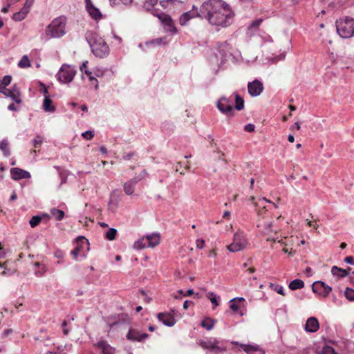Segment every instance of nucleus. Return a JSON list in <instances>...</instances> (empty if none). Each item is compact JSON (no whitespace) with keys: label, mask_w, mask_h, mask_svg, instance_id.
Wrapping results in <instances>:
<instances>
[{"label":"nucleus","mask_w":354,"mask_h":354,"mask_svg":"<svg viewBox=\"0 0 354 354\" xmlns=\"http://www.w3.org/2000/svg\"><path fill=\"white\" fill-rule=\"evenodd\" d=\"M200 17L214 26L225 28L232 24L234 13L230 6L222 0H208L200 8Z\"/></svg>","instance_id":"nucleus-1"},{"label":"nucleus","mask_w":354,"mask_h":354,"mask_svg":"<svg viewBox=\"0 0 354 354\" xmlns=\"http://www.w3.org/2000/svg\"><path fill=\"white\" fill-rule=\"evenodd\" d=\"M85 38L90 46L91 52L96 57L104 58L109 55V46L98 34L93 31H88L85 34Z\"/></svg>","instance_id":"nucleus-2"},{"label":"nucleus","mask_w":354,"mask_h":354,"mask_svg":"<svg viewBox=\"0 0 354 354\" xmlns=\"http://www.w3.org/2000/svg\"><path fill=\"white\" fill-rule=\"evenodd\" d=\"M66 19L63 17L53 19L46 27L45 33L50 38H59L66 34Z\"/></svg>","instance_id":"nucleus-3"},{"label":"nucleus","mask_w":354,"mask_h":354,"mask_svg":"<svg viewBox=\"0 0 354 354\" xmlns=\"http://www.w3.org/2000/svg\"><path fill=\"white\" fill-rule=\"evenodd\" d=\"M336 29L342 38H350L354 36V19L346 17L336 21Z\"/></svg>","instance_id":"nucleus-4"},{"label":"nucleus","mask_w":354,"mask_h":354,"mask_svg":"<svg viewBox=\"0 0 354 354\" xmlns=\"http://www.w3.org/2000/svg\"><path fill=\"white\" fill-rule=\"evenodd\" d=\"M75 74L76 71L73 67L67 64H63L56 76L59 82L66 84L72 82Z\"/></svg>","instance_id":"nucleus-5"},{"label":"nucleus","mask_w":354,"mask_h":354,"mask_svg":"<svg viewBox=\"0 0 354 354\" xmlns=\"http://www.w3.org/2000/svg\"><path fill=\"white\" fill-rule=\"evenodd\" d=\"M247 240L243 232H238L234 234L233 242L227 246V249L232 252H239L243 250L247 245Z\"/></svg>","instance_id":"nucleus-6"},{"label":"nucleus","mask_w":354,"mask_h":354,"mask_svg":"<svg viewBox=\"0 0 354 354\" xmlns=\"http://www.w3.org/2000/svg\"><path fill=\"white\" fill-rule=\"evenodd\" d=\"M152 15L159 19L161 23L164 25V28L167 32H170L173 34L177 32L176 28L174 26L173 20L171 17L164 12L153 10Z\"/></svg>","instance_id":"nucleus-7"},{"label":"nucleus","mask_w":354,"mask_h":354,"mask_svg":"<svg viewBox=\"0 0 354 354\" xmlns=\"http://www.w3.org/2000/svg\"><path fill=\"white\" fill-rule=\"evenodd\" d=\"M218 109L223 114L227 116L234 115V110L232 106V101L226 97H221L216 104Z\"/></svg>","instance_id":"nucleus-8"},{"label":"nucleus","mask_w":354,"mask_h":354,"mask_svg":"<svg viewBox=\"0 0 354 354\" xmlns=\"http://www.w3.org/2000/svg\"><path fill=\"white\" fill-rule=\"evenodd\" d=\"M312 290L313 292L326 297L332 290V288L323 281H317L313 283Z\"/></svg>","instance_id":"nucleus-9"},{"label":"nucleus","mask_w":354,"mask_h":354,"mask_svg":"<svg viewBox=\"0 0 354 354\" xmlns=\"http://www.w3.org/2000/svg\"><path fill=\"white\" fill-rule=\"evenodd\" d=\"M126 337L131 342H142L149 337V335L145 333H141L136 328H130L126 335Z\"/></svg>","instance_id":"nucleus-10"},{"label":"nucleus","mask_w":354,"mask_h":354,"mask_svg":"<svg viewBox=\"0 0 354 354\" xmlns=\"http://www.w3.org/2000/svg\"><path fill=\"white\" fill-rule=\"evenodd\" d=\"M263 86L261 82L258 80L249 82L248 84V93L252 97H257L263 92Z\"/></svg>","instance_id":"nucleus-11"},{"label":"nucleus","mask_w":354,"mask_h":354,"mask_svg":"<svg viewBox=\"0 0 354 354\" xmlns=\"http://www.w3.org/2000/svg\"><path fill=\"white\" fill-rule=\"evenodd\" d=\"M174 310H172L171 313H160L158 314V319L166 326L171 327L176 322L174 317Z\"/></svg>","instance_id":"nucleus-12"},{"label":"nucleus","mask_w":354,"mask_h":354,"mask_svg":"<svg viewBox=\"0 0 354 354\" xmlns=\"http://www.w3.org/2000/svg\"><path fill=\"white\" fill-rule=\"evenodd\" d=\"M94 345L100 354H115V348L104 340H100Z\"/></svg>","instance_id":"nucleus-13"},{"label":"nucleus","mask_w":354,"mask_h":354,"mask_svg":"<svg viewBox=\"0 0 354 354\" xmlns=\"http://www.w3.org/2000/svg\"><path fill=\"white\" fill-rule=\"evenodd\" d=\"M219 341L215 338H210L200 342V345L205 349H209L216 351H222L223 348L218 345Z\"/></svg>","instance_id":"nucleus-14"},{"label":"nucleus","mask_w":354,"mask_h":354,"mask_svg":"<svg viewBox=\"0 0 354 354\" xmlns=\"http://www.w3.org/2000/svg\"><path fill=\"white\" fill-rule=\"evenodd\" d=\"M196 17H200V10H198L197 8L195 10V6H193V9L192 10L183 13L180 17V24L181 26H185L191 19L194 18Z\"/></svg>","instance_id":"nucleus-15"},{"label":"nucleus","mask_w":354,"mask_h":354,"mask_svg":"<svg viewBox=\"0 0 354 354\" xmlns=\"http://www.w3.org/2000/svg\"><path fill=\"white\" fill-rule=\"evenodd\" d=\"M11 178L14 180H19L21 179H27L30 178V174L22 169L13 167L10 169Z\"/></svg>","instance_id":"nucleus-16"},{"label":"nucleus","mask_w":354,"mask_h":354,"mask_svg":"<svg viewBox=\"0 0 354 354\" xmlns=\"http://www.w3.org/2000/svg\"><path fill=\"white\" fill-rule=\"evenodd\" d=\"M266 203H271V201L266 198H261L255 203L256 210L259 217L264 218L266 216L265 213L268 211V208Z\"/></svg>","instance_id":"nucleus-17"},{"label":"nucleus","mask_w":354,"mask_h":354,"mask_svg":"<svg viewBox=\"0 0 354 354\" xmlns=\"http://www.w3.org/2000/svg\"><path fill=\"white\" fill-rule=\"evenodd\" d=\"M86 2V8L88 11L89 15L94 20H99L102 18V13L100 10L95 7L91 0H85Z\"/></svg>","instance_id":"nucleus-18"},{"label":"nucleus","mask_w":354,"mask_h":354,"mask_svg":"<svg viewBox=\"0 0 354 354\" xmlns=\"http://www.w3.org/2000/svg\"><path fill=\"white\" fill-rule=\"evenodd\" d=\"M305 330L308 333H315L319 328L318 319L315 317H309L305 324Z\"/></svg>","instance_id":"nucleus-19"},{"label":"nucleus","mask_w":354,"mask_h":354,"mask_svg":"<svg viewBox=\"0 0 354 354\" xmlns=\"http://www.w3.org/2000/svg\"><path fill=\"white\" fill-rule=\"evenodd\" d=\"M120 201V194L118 189L113 190L110 195V199L109 202V207L110 209L114 211L118 205Z\"/></svg>","instance_id":"nucleus-20"},{"label":"nucleus","mask_w":354,"mask_h":354,"mask_svg":"<svg viewBox=\"0 0 354 354\" xmlns=\"http://www.w3.org/2000/svg\"><path fill=\"white\" fill-rule=\"evenodd\" d=\"M137 184V180H135L133 178L125 182L123 185L124 193L128 196L132 195Z\"/></svg>","instance_id":"nucleus-21"},{"label":"nucleus","mask_w":354,"mask_h":354,"mask_svg":"<svg viewBox=\"0 0 354 354\" xmlns=\"http://www.w3.org/2000/svg\"><path fill=\"white\" fill-rule=\"evenodd\" d=\"M241 348L247 354H265L264 351L257 346L241 344Z\"/></svg>","instance_id":"nucleus-22"},{"label":"nucleus","mask_w":354,"mask_h":354,"mask_svg":"<svg viewBox=\"0 0 354 354\" xmlns=\"http://www.w3.org/2000/svg\"><path fill=\"white\" fill-rule=\"evenodd\" d=\"M146 240H147L148 247L153 248L159 244L160 236L157 233L147 234L145 236Z\"/></svg>","instance_id":"nucleus-23"},{"label":"nucleus","mask_w":354,"mask_h":354,"mask_svg":"<svg viewBox=\"0 0 354 354\" xmlns=\"http://www.w3.org/2000/svg\"><path fill=\"white\" fill-rule=\"evenodd\" d=\"M77 242H78V243H77L78 245L75 247V248L74 250H73L71 252V255H73L75 259H76L77 257L78 256L82 246L84 244L88 245V240L86 238H84V236H79L77 238Z\"/></svg>","instance_id":"nucleus-24"},{"label":"nucleus","mask_w":354,"mask_h":354,"mask_svg":"<svg viewBox=\"0 0 354 354\" xmlns=\"http://www.w3.org/2000/svg\"><path fill=\"white\" fill-rule=\"evenodd\" d=\"M42 107L46 112L53 113L55 111V107L53 105V102L48 95L44 96Z\"/></svg>","instance_id":"nucleus-25"},{"label":"nucleus","mask_w":354,"mask_h":354,"mask_svg":"<svg viewBox=\"0 0 354 354\" xmlns=\"http://www.w3.org/2000/svg\"><path fill=\"white\" fill-rule=\"evenodd\" d=\"M0 151H1L2 153L6 157H9L10 156L11 151L10 148V143L7 138H4L0 142Z\"/></svg>","instance_id":"nucleus-26"},{"label":"nucleus","mask_w":354,"mask_h":354,"mask_svg":"<svg viewBox=\"0 0 354 354\" xmlns=\"http://www.w3.org/2000/svg\"><path fill=\"white\" fill-rule=\"evenodd\" d=\"M331 274L333 276L338 277L339 278H344L348 276V274L344 269L340 268L337 266H333L331 268Z\"/></svg>","instance_id":"nucleus-27"},{"label":"nucleus","mask_w":354,"mask_h":354,"mask_svg":"<svg viewBox=\"0 0 354 354\" xmlns=\"http://www.w3.org/2000/svg\"><path fill=\"white\" fill-rule=\"evenodd\" d=\"M216 322V320L212 319L210 317H206L201 322V326L207 329V330H212L215 323Z\"/></svg>","instance_id":"nucleus-28"},{"label":"nucleus","mask_w":354,"mask_h":354,"mask_svg":"<svg viewBox=\"0 0 354 354\" xmlns=\"http://www.w3.org/2000/svg\"><path fill=\"white\" fill-rule=\"evenodd\" d=\"M206 297L212 302L213 308H215L219 305L220 297L216 295L214 292H207Z\"/></svg>","instance_id":"nucleus-29"},{"label":"nucleus","mask_w":354,"mask_h":354,"mask_svg":"<svg viewBox=\"0 0 354 354\" xmlns=\"http://www.w3.org/2000/svg\"><path fill=\"white\" fill-rule=\"evenodd\" d=\"M34 266L37 268V269L35 270V275L38 277H43L46 272V266L39 262H35Z\"/></svg>","instance_id":"nucleus-30"},{"label":"nucleus","mask_w":354,"mask_h":354,"mask_svg":"<svg viewBox=\"0 0 354 354\" xmlns=\"http://www.w3.org/2000/svg\"><path fill=\"white\" fill-rule=\"evenodd\" d=\"M158 3V0H146L144 2L143 8L149 12L152 13L153 10L157 11V10L154 9L153 7Z\"/></svg>","instance_id":"nucleus-31"},{"label":"nucleus","mask_w":354,"mask_h":354,"mask_svg":"<svg viewBox=\"0 0 354 354\" xmlns=\"http://www.w3.org/2000/svg\"><path fill=\"white\" fill-rule=\"evenodd\" d=\"M304 283L301 279H295L289 283V288L292 290L301 289L304 288Z\"/></svg>","instance_id":"nucleus-32"},{"label":"nucleus","mask_w":354,"mask_h":354,"mask_svg":"<svg viewBox=\"0 0 354 354\" xmlns=\"http://www.w3.org/2000/svg\"><path fill=\"white\" fill-rule=\"evenodd\" d=\"M28 13V12H26V10L21 8L19 12H17L13 15L12 19L15 21H21L25 19Z\"/></svg>","instance_id":"nucleus-33"},{"label":"nucleus","mask_w":354,"mask_h":354,"mask_svg":"<svg viewBox=\"0 0 354 354\" xmlns=\"http://www.w3.org/2000/svg\"><path fill=\"white\" fill-rule=\"evenodd\" d=\"M19 95H20L19 90L16 87V86H14L11 90V93H10L9 97H10L15 102L20 103L21 99H20Z\"/></svg>","instance_id":"nucleus-34"},{"label":"nucleus","mask_w":354,"mask_h":354,"mask_svg":"<svg viewBox=\"0 0 354 354\" xmlns=\"http://www.w3.org/2000/svg\"><path fill=\"white\" fill-rule=\"evenodd\" d=\"M235 108L238 111H241L244 108V100L239 94L235 93Z\"/></svg>","instance_id":"nucleus-35"},{"label":"nucleus","mask_w":354,"mask_h":354,"mask_svg":"<svg viewBox=\"0 0 354 354\" xmlns=\"http://www.w3.org/2000/svg\"><path fill=\"white\" fill-rule=\"evenodd\" d=\"M50 214L57 221H62L64 216V211L56 208L51 209Z\"/></svg>","instance_id":"nucleus-36"},{"label":"nucleus","mask_w":354,"mask_h":354,"mask_svg":"<svg viewBox=\"0 0 354 354\" xmlns=\"http://www.w3.org/2000/svg\"><path fill=\"white\" fill-rule=\"evenodd\" d=\"M147 241V240H146L145 236H144L134 243L133 248L137 250H140L147 248L148 247Z\"/></svg>","instance_id":"nucleus-37"},{"label":"nucleus","mask_w":354,"mask_h":354,"mask_svg":"<svg viewBox=\"0 0 354 354\" xmlns=\"http://www.w3.org/2000/svg\"><path fill=\"white\" fill-rule=\"evenodd\" d=\"M165 41L163 38H156L150 41L145 42V46L147 47L151 46H160L161 44H165Z\"/></svg>","instance_id":"nucleus-38"},{"label":"nucleus","mask_w":354,"mask_h":354,"mask_svg":"<svg viewBox=\"0 0 354 354\" xmlns=\"http://www.w3.org/2000/svg\"><path fill=\"white\" fill-rule=\"evenodd\" d=\"M30 60L26 55H24L18 63V66L20 68H27L30 66Z\"/></svg>","instance_id":"nucleus-39"},{"label":"nucleus","mask_w":354,"mask_h":354,"mask_svg":"<svg viewBox=\"0 0 354 354\" xmlns=\"http://www.w3.org/2000/svg\"><path fill=\"white\" fill-rule=\"evenodd\" d=\"M117 230L115 228H110L106 233V238L108 240L113 241L115 239Z\"/></svg>","instance_id":"nucleus-40"},{"label":"nucleus","mask_w":354,"mask_h":354,"mask_svg":"<svg viewBox=\"0 0 354 354\" xmlns=\"http://www.w3.org/2000/svg\"><path fill=\"white\" fill-rule=\"evenodd\" d=\"M270 286L272 288V290L276 291L277 293L281 295H285L283 288L282 286L270 283Z\"/></svg>","instance_id":"nucleus-41"},{"label":"nucleus","mask_w":354,"mask_h":354,"mask_svg":"<svg viewBox=\"0 0 354 354\" xmlns=\"http://www.w3.org/2000/svg\"><path fill=\"white\" fill-rule=\"evenodd\" d=\"M345 297L350 301H354V290L350 288H346L345 292Z\"/></svg>","instance_id":"nucleus-42"},{"label":"nucleus","mask_w":354,"mask_h":354,"mask_svg":"<svg viewBox=\"0 0 354 354\" xmlns=\"http://www.w3.org/2000/svg\"><path fill=\"white\" fill-rule=\"evenodd\" d=\"M320 354H338L337 352H335V349L329 346H324Z\"/></svg>","instance_id":"nucleus-43"},{"label":"nucleus","mask_w":354,"mask_h":354,"mask_svg":"<svg viewBox=\"0 0 354 354\" xmlns=\"http://www.w3.org/2000/svg\"><path fill=\"white\" fill-rule=\"evenodd\" d=\"M41 221V218L39 216H32L30 220V225L32 227H36Z\"/></svg>","instance_id":"nucleus-44"},{"label":"nucleus","mask_w":354,"mask_h":354,"mask_svg":"<svg viewBox=\"0 0 354 354\" xmlns=\"http://www.w3.org/2000/svg\"><path fill=\"white\" fill-rule=\"evenodd\" d=\"M11 76L6 75L1 81H0V87H6L11 82Z\"/></svg>","instance_id":"nucleus-45"},{"label":"nucleus","mask_w":354,"mask_h":354,"mask_svg":"<svg viewBox=\"0 0 354 354\" xmlns=\"http://www.w3.org/2000/svg\"><path fill=\"white\" fill-rule=\"evenodd\" d=\"M236 302V298H234V299L230 300V308L234 312L238 311V310L240 308L239 306Z\"/></svg>","instance_id":"nucleus-46"},{"label":"nucleus","mask_w":354,"mask_h":354,"mask_svg":"<svg viewBox=\"0 0 354 354\" xmlns=\"http://www.w3.org/2000/svg\"><path fill=\"white\" fill-rule=\"evenodd\" d=\"M83 72L86 75H88V77H89V80H90L91 82H93V81L96 82V85L95 86V88L97 89L98 88V81H97V80L95 77L92 76V75H91L92 73L90 72L88 70H85Z\"/></svg>","instance_id":"nucleus-47"},{"label":"nucleus","mask_w":354,"mask_h":354,"mask_svg":"<svg viewBox=\"0 0 354 354\" xmlns=\"http://www.w3.org/2000/svg\"><path fill=\"white\" fill-rule=\"evenodd\" d=\"M148 174L145 169L142 170L137 176L133 177L135 180H137V182L142 180L147 176Z\"/></svg>","instance_id":"nucleus-48"},{"label":"nucleus","mask_w":354,"mask_h":354,"mask_svg":"<svg viewBox=\"0 0 354 354\" xmlns=\"http://www.w3.org/2000/svg\"><path fill=\"white\" fill-rule=\"evenodd\" d=\"M35 0H26V2L22 8L26 12H29L30 8L32 6Z\"/></svg>","instance_id":"nucleus-49"},{"label":"nucleus","mask_w":354,"mask_h":354,"mask_svg":"<svg viewBox=\"0 0 354 354\" xmlns=\"http://www.w3.org/2000/svg\"><path fill=\"white\" fill-rule=\"evenodd\" d=\"M82 136L86 140H90L93 138L94 133L92 131H86L82 133Z\"/></svg>","instance_id":"nucleus-50"},{"label":"nucleus","mask_w":354,"mask_h":354,"mask_svg":"<svg viewBox=\"0 0 354 354\" xmlns=\"http://www.w3.org/2000/svg\"><path fill=\"white\" fill-rule=\"evenodd\" d=\"M43 142L42 138L37 135L36 138L33 140V145L35 147H39Z\"/></svg>","instance_id":"nucleus-51"},{"label":"nucleus","mask_w":354,"mask_h":354,"mask_svg":"<svg viewBox=\"0 0 354 354\" xmlns=\"http://www.w3.org/2000/svg\"><path fill=\"white\" fill-rule=\"evenodd\" d=\"M261 22H262L261 19H257V20L252 21V23L249 26V29L250 30H255L257 27H259V26L261 24Z\"/></svg>","instance_id":"nucleus-52"},{"label":"nucleus","mask_w":354,"mask_h":354,"mask_svg":"<svg viewBox=\"0 0 354 354\" xmlns=\"http://www.w3.org/2000/svg\"><path fill=\"white\" fill-rule=\"evenodd\" d=\"M111 3L114 4H118L119 3H122L124 5L131 4L133 0H110Z\"/></svg>","instance_id":"nucleus-53"},{"label":"nucleus","mask_w":354,"mask_h":354,"mask_svg":"<svg viewBox=\"0 0 354 354\" xmlns=\"http://www.w3.org/2000/svg\"><path fill=\"white\" fill-rule=\"evenodd\" d=\"M286 54L284 53H281L277 57H274L271 59L272 63H277V62L282 60L285 58Z\"/></svg>","instance_id":"nucleus-54"},{"label":"nucleus","mask_w":354,"mask_h":354,"mask_svg":"<svg viewBox=\"0 0 354 354\" xmlns=\"http://www.w3.org/2000/svg\"><path fill=\"white\" fill-rule=\"evenodd\" d=\"M196 243L197 248L202 249L205 245V241L202 239H199L196 240Z\"/></svg>","instance_id":"nucleus-55"},{"label":"nucleus","mask_w":354,"mask_h":354,"mask_svg":"<svg viewBox=\"0 0 354 354\" xmlns=\"http://www.w3.org/2000/svg\"><path fill=\"white\" fill-rule=\"evenodd\" d=\"M12 89L6 88V87H0V93H3L7 97H9L11 93Z\"/></svg>","instance_id":"nucleus-56"},{"label":"nucleus","mask_w":354,"mask_h":354,"mask_svg":"<svg viewBox=\"0 0 354 354\" xmlns=\"http://www.w3.org/2000/svg\"><path fill=\"white\" fill-rule=\"evenodd\" d=\"M254 125L252 124H248L244 127V129L248 132H253L254 131Z\"/></svg>","instance_id":"nucleus-57"},{"label":"nucleus","mask_w":354,"mask_h":354,"mask_svg":"<svg viewBox=\"0 0 354 354\" xmlns=\"http://www.w3.org/2000/svg\"><path fill=\"white\" fill-rule=\"evenodd\" d=\"M134 155V152L124 153L122 158L125 160H129Z\"/></svg>","instance_id":"nucleus-58"},{"label":"nucleus","mask_w":354,"mask_h":354,"mask_svg":"<svg viewBox=\"0 0 354 354\" xmlns=\"http://www.w3.org/2000/svg\"><path fill=\"white\" fill-rule=\"evenodd\" d=\"M344 261L348 264L354 266V257L348 256L344 259Z\"/></svg>","instance_id":"nucleus-59"},{"label":"nucleus","mask_w":354,"mask_h":354,"mask_svg":"<svg viewBox=\"0 0 354 354\" xmlns=\"http://www.w3.org/2000/svg\"><path fill=\"white\" fill-rule=\"evenodd\" d=\"M54 256L57 259H62L64 257V252L61 250H57L55 251Z\"/></svg>","instance_id":"nucleus-60"},{"label":"nucleus","mask_w":354,"mask_h":354,"mask_svg":"<svg viewBox=\"0 0 354 354\" xmlns=\"http://www.w3.org/2000/svg\"><path fill=\"white\" fill-rule=\"evenodd\" d=\"M88 61H85L82 63V64L80 66V71L82 72L84 71L85 70H87V64H88Z\"/></svg>","instance_id":"nucleus-61"},{"label":"nucleus","mask_w":354,"mask_h":354,"mask_svg":"<svg viewBox=\"0 0 354 354\" xmlns=\"http://www.w3.org/2000/svg\"><path fill=\"white\" fill-rule=\"evenodd\" d=\"M192 304H193V302L191 301H188V300L185 301L183 303V308L185 310L189 308V305Z\"/></svg>","instance_id":"nucleus-62"},{"label":"nucleus","mask_w":354,"mask_h":354,"mask_svg":"<svg viewBox=\"0 0 354 354\" xmlns=\"http://www.w3.org/2000/svg\"><path fill=\"white\" fill-rule=\"evenodd\" d=\"M12 4V3H10V2H8L7 6H4V7L2 8L1 11H2L3 12H5V13L8 12V10H9V8L10 7V6H11Z\"/></svg>","instance_id":"nucleus-63"},{"label":"nucleus","mask_w":354,"mask_h":354,"mask_svg":"<svg viewBox=\"0 0 354 354\" xmlns=\"http://www.w3.org/2000/svg\"><path fill=\"white\" fill-rule=\"evenodd\" d=\"M103 73H104L103 71L100 70V69H96L94 72L95 75L97 77L102 76Z\"/></svg>","instance_id":"nucleus-64"}]
</instances>
